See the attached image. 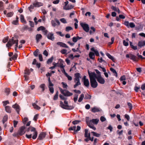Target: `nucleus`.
Instances as JSON below:
<instances>
[{
  "label": "nucleus",
  "instance_id": "8fccbe9b",
  "mask_svg": "<svg viewBox=\"0 0 145 145\" xmlns=\"http://www.w3.org/2000/svg\"><path fill=\"white\" fill-rule=\"evenodd\" d=\"M3 3L2 1H0V9L1 10L3 9Z\"/></svg>",
  "mask_w": 145,
  "mask_h": 145
},
{
  "label": "nucleus",
  "instance_id": "39448f33",
  "mask_svg": "<svg viewBox=\"0 0 145 145\" xmlns=\"http://www.w3.org/2000/svg\"><path fill=\"white\" fill-rule=\"evenodd\" d=\"M88 73L89 77L90 80H96L97 76L95 72H91L89 70H88Z\"/></svg>",
  "mask_w": 145,
  "mask_h": 145
},
{
  "label": "nucleus",
  "instance_id": "6e6552de",
  "mask_svg": "<svg viewBox=\"0 0 145 145\" xmlns=\"http://www.w3.org/2000/svg\"><path fill=\"white\" fill-rule=\"evenodd\" d=\"M77 127V129H76V126H74L73 127L69 128V130H74V134H76L78 131H80L81 129L80 127L79 126H78Z\"/></svg>",
  "mask_w": 145,
  "mask_h": 145
},
{
  "label": "nucleus",
  "instance_id": "58836bf2",
  "mask_svg": "<svg viewBox=\"0 0 145 145\" xmlns=\"http://www.w3.org/2000/svg\"><path fill=\"white\" fill-rule=\"evenodd\" d=\"M75 82L76 83V84L74 86V88H75L76 87L78 86L81 84L80 81H77L76 82Z\"/></svg>",
  "mask_w": 145,
  "mask_h": 145
},
{
  "label": "nucleus",
  "instance_id": "69168bd1",
  "mask_svg": "<svg viewBox=\"0 0 145 145\" xmlns=\"http://www.w3.org/2000/svg\"><path fill=\"white\" fill-rule=\"evenodd\" d=\"M43 54L46 56H47L48 55V52L46 50H45L43 52Z\"/></svg>",
  "mask_w": 145,
  "mask_h": 145
},
{
  "label": "nucleus",
  "instance_id": "ea45409f",
  "mask_svg": "<svg viewBox=\"0 0 145 145\" xmlns=\"http://www.w3.org/2000/svg\"><path fill=\"white\" fill-rule=\"evenodd\" d=\"M45 29V28L43 26H40L37 29V31H40V30H42L43 31Z\"/></svg>",
  "mask_w": 145,
  "mask_h": 145
},
{
  "label": "nucleus",
  "instance_id": "1a4fd4ad",
  "mask_svg": "<svg viewBox=\"0 0 145 145\" xmlns=\"http://www.w3.org/2000/svg\"><path fill=\"white\" fill-rule=\"evenodd\" d=\"M124 24L127 26L128 28L131 27L133 28L135 27V25L134 23L133 22H130L129 23L128 21H125Z\"/></svg>",
  "mask_w": 145,
  "mask_h": 145
},
{
  "label": "nucleus",
  "instance_id": "680f3d73",
  "mask_svg": "<svg viewBox=\"0 0 145 145\" xmlns=\"http://www.w3.org/2000/svg\"><path fill=\"white\" fill-rule=\"evenodd\" d=\"M123 45L125 46H127L129 45L128 43L127 42H126L125 40L123 41Z\"/></svg>",
  "mask_w": 145,
  "mask_h": 145
},
{
  "label": "nucleus",
  "instance_id": "052dcab7",
  "mask_svg": "<svg viewBox=\"0 0 145 145\" xmlns=\"http://www.w3.org/2000/svg\"><path fill=\"white\" fill-rule=\"evenodd\" d=\"M8 40V37H6L3 40V42L4 43H6Z\"/></svg>",
  "mask_w": 145,
  "mask_h": 145
},
{
  "label": "nucleus",
  "instance_id": "f257e3e1",
  "mask_svg": "<svg viewBox=\"0 0 145 145\" xmlns=\"http://www.w3.org/2000/svg\"><path fill=\"white\" fill-rule=\"evenodd\" d=\"M99 120L97 118L89 120L88 118L86 120V121L88 126L94 130L96 129L95 127L93 125V124H97L98 123Z\"/></svg>",
  "mask_w": 145,
  "mask_h": 145
},
{
  "label": "nucleus",
  "instance_id": "603ef678",
  "mask_svg": "<svg viewBox=\"0 0 145 145\" xmlns=\"http://www.w3.org/2000/svg\"><path fill=\"white\" fill-rule=\"evenodd\" d=\"M34 7H35L33 5H31L29 7L28 9L30 12H31L32 11V10L34 8Z\"/></svg>",
  "mask_w": 145,
  "mask_h": 145
},
{
  "label": "nucleus",
  "instance_id": "bb28decb",
  "mask_svg": "<svg viewBox=\"0 0 145 145\" xmlns=\"http://www.w3.org/2000/svg\"><path fill=\"white\" fill-rule=\"evenodd\" d=\"M110 71L113 72V74H114V75L116 77H117L118 75H117V73L116 71L113 68H110Z\"/></svg>",
  "mask_w": 145,
  "mask_h": 145
},
{
  "label": "nucleus",
  "instance_id": "2eb2a0df",
  "mask_svg": "<svg viewBox=\"0 0 145 145\" xmlns=\"http://www.w3.org/2000/svg\"><path fill=\"white\" fill-rule=\"evenodd\" d=\"M47 37L49 39L52 40H54V34L52 33L49 32L47 35Z\"/></svg>",
  "mask_w": 145,
  "mask_h": 145
},
{
  "label": "nucleus",
  "instance_id": "ddd939ff",
  "mask_svg": "<svg viewBox=\"0 0 145 145\" xmlns=\"http://www.w3.org/2000/svg\"><path fill=\"white\" fill-rule=\"evenodd\" d=\"M13 108H14L18 114H19L20 110V106L17 103L12 105V106Z\"/></svg>",
  "mask_w": 145,
  "mask_h": 145
},
{
  "label": "nucleus",
  "instance_id": "09e8293b",
  "mask_svg": "<svg viewBox=\"0 0 145 145\" xmlns=\"http://www.w3.org/2000/svg\"><path fill=\"white\" fill-rule=\"evenodd\" d=\"M72 29V28L70 26H67L65 28V31H69L70 30Z\"/></svg>",
  "mask_w": 145,
  "mask_h": 145
},
{
  "label": "nucleus",
  "instance_id": "4be33fe9",
  "mask_svg": "<svg viewBox=\"0 0 145 145\" xmlns=\"http://www.w3.org/2000/svg\"><path fill=\"white\" fill-rule=\"evenodd\" d=\"M46 135L45 133L44 132L41 133L39 135L38 139L40 140H42L45 138Z\"/></svg>",
  "mask_w": 145,
  "mask_h": 145
},
{
  "label": "nucleus",
  "instance_id": "c03bdc74",
  "mask_svg": "<svg viewBox=\"0 0 145 145\" xmlns=\"http://www.w3.org/2000/svg\"><path fill=\"white\" fill-rule=\"evenodd\" d=\"M91 133L93 134L94 136H95L97 137H99L100 136V134L94 132H92Z\"/></svg>",
  "mask_w": 145,
  "mask_h": 145
},
{
  "label": "nucleus",
  "instance_id": "aec40b11",
  "mask_svg": "<svg viewBox=\"0 0 145 145\" xmlns=\"http://www.w3.org/2000/svg\"><path fill=\"white\" fill-rule=\"evenodd\" d=\"M59 63H58L57 66L58 67H60L61 68L64 67V66L63 65L64 61L62 59H59Z\"/></svg>",
  "mask_w": 145,
  "mask_h": 145
},
{
  "label": "nucleus",
  "instance_id": "f3484780",
  "mask_svg": "<svg viewBox=\"0 0 145 145\" xmlns=\"http://www.w3.org/2000/svg\"><path fill=\"white\" fill-rule=\"evenodd\" d=\"M130 59L134 61H138V58L137 56L131 54H130Z\"/></svg>",
  "mask_w": 145,
  "mask_h": 145
},
{
  "label": "nucleus",
  "instance_id": "c9c22d12",
  "mask_svg": "<svg viewBox=\"0 0 145 145\" xmlns=\"http://www.w3.org/2000/svg\"><path fill=\"white\" fill-rule=\"evenodd\" d=\"M34 108L37 110H39L40 109V107L36 105V103H33L32 104Z\"/></svg>",
  "mask_w": 145,
  "mask_h": 145
},
{
  "label": "nucleus",
  "instance_id": "864d4df0",
  "mask_svg": "<svg viewBox=\"0 0 145 145\" xmlns=\"http://www.w3.org/2000/svg\"><path fill=\"white\" fill-rule=\"evenodd\" d=\"M67 52V50L65 49H63L62 50L60 51L61 53L63 54H66Z\"/></svg>",
  "mask_w": 145,
  "mask_h": 145
},
{
  "label": "nucleus",
  "instance_id": "6e6d98bb",
  "mask_svg": "<svg viewBox=\"0 0 145 145\" xmlns=\"http://www.w3.org/2000/svg\"><path fill=\"white\" fill-rule=\"evenodd\" d=\"M60 21L62 22L64 24H65L67 23L66 20L65 19V18H62L60 19Z\"/></svg>",
  "mask_w": 145,
  "mask_h": 145
},
{
  "label": "nucleus",
  "instance_id": "e433bc0d",
  "mask_svg": "<svg viewBox=\"0 0 145 145\" xmlns=\"http://www.w3.org/2000/svg\"><path fill=\"white\" fill-rule=\"evenodd\" d=\"M143 28V26L141 25H140L136 27V29L137 30H139L140 29H142Z\"/></svg>",
  "mask_w": 145,
  "mask_h": 145
},
{
  "label": "nucleus",
  "instance_id": "37998d69",
  "mask_svg": "<svg viewBox=\"0 0 145 145\" xmlns=\"http://www.w3.org/2000/svg\"><path fill=\"white\" fill-rule=\"evenodd\" d=\"M88 129H85V133L84 136H85V137H89L88 134H89V133H88Z\"/></svg>",
  "mask_w": 145,
  "mask_h": 145
},
{
  "label": "nucleus",
  "instance_id": "4468645a",
  "mask_svg": "<svg viewBox=\"0 0 145 145\" xmlns=\"http://www.w3.org/2000/svg\"><path fill=\"white\" fill-rule=\"evenodd\" d=\"M25 127L24 126H22L20 128V130L18 131V134L21 135L24 134L25 132Z\"/></svg>",
  "mask_w": 145,
  "mask_h": 145
},
{
  "label": "nucleus",
  "instance_id": "4d7b16f0",
  "mask_svg": "<svg viewBox=\"0 0 145 145\" xmlns=\"http://www.w3.org/2000/svg\"><path fill=\"white\" fill-rule=\"evenodd\" d=\"M59 97L62 100H66L67 99V98L64 97L62 95L60 94L59 95Z\"/></svg>",
  "mask_w": 145,
  "mask_h": 145
},
{
  "label": "nucleus",
  "instance_id": "2f4dec72",
  "mask_svg": "<svg viewBox=\"0 0 145 145\" xmlns=\"http://www.w3.org/2000/svg\"><path fill=\"white\" fill-rule=\"evenodd\" d=\"M5 92L6 93L7 95H8L10 92V89L9 88H7L5 89Z\"/></svg>",
  "mask_w": 145,
  "mask_h": 145
},
{
  "label": "nucleus",
  "instance_id": "9d476101",
  "mask_svg": "<svg viewBox=\"0 0 145 145\" xmlns=\"http://www.w3.org/2000/svg\"><path fill=\"white\" fill-rule=\"evenodd\" d=\"M96 79L97 81L101 84H103L105 82V80L104 79L101 75L97 76Z\"/></svg>",
  "mask_w": 145,
  "mask_h": 145
},
{
  "label": "nucleus",
  "instance_id": "20e7f679",
  "mask_svg": "<svg viewBox=\"0 0 145 145\" xmlns=\"http://www.w3.org/2000/svg\"><path fill=\"white\" fill-rule=\"evenodd\" d=\"M59 89L61 93L65 96L69 97L72 95L73 94L72 93L70 92L68 90L63 89L61 88H59Z\"/></svg>",
  "mask_w": 145,
  "mask_h": 145
},
{
  "label": "nucleus",
  "instance_id": "774afa93",
  "mask_svg": "<svg viewBox=\"0 0 145 145\" xmlns=\"http://www.w3.org/2000/svg\"><path fill=\"white\" fill-rule=\"evenodd\" d=\"M72 41L74 42H77L78 41V40L76 37H73L72 39Z\"/></svg>",
  "mask_w": 145,
  "mask_h": 145
},
{
  "label": "nucleus",
  "instance_id": "473e14b6",
  "mask_svg": "<svg viewBox=\"0 0 145 145\" xmlns=\"http://www.w3.org/2000/svg\"><path fill=\"white\" fill-rule=\"evenodd\" d=\"M140 86H135L134 88V89L135 91L136 92H138V91H139L140 92H141V91L140 90Z\"/></svg>",
  "mask_w": 145,
  "mask_h": 145
},
{
  "label": "nucleus",
  "instance_id": "de8ad7c7",
  "mask_svg": "<svg viewBox=\"0 0 145 145\" xmlns=\"http://www.w3.org/2000/svg\"><path fill=\"white\" fill-rule=\"evenodd\" d=\"M61 84L62 85L63 87L64 88H67L68 86L65 83L62 82Z\"/></svg>",
  "mask_w": 145,
  "mask_h": 145
},
{
  "label": "nucleus",
  "instance_id": "f8f14e48",
  "mask_svg": "<svg viewBox=\"0 0 145 145\" xmlns=\"http://www.w3.org/2000/svg\"><path fill=\"white\" fill-rule=\"evenodd\" d=\"M86 76H84L83 77L84 79V84L86 87H88L89 86V83L88 79L86 78Z\"/></svg>",
  "mask_w": 145,
  "mask_h": 145
},
{
  "label": "nucleus",
  "instance_id": "c85d7f7f",
  "mask_svg": "<svg viewBox=\"0 0 145 145\" xmlns=\"http://www.w3.org/2000/svg\"><path fill=\"white\" fill-rule=\"evenodd\" d=\"M89 56L90 59H94L95 58L94 54L92 52H90L89 54Z\"/></svg>",
  "mask_w": 145,
  "mask_h": 145
},
{
  "label": "nucleus",
  "instance_id": "c756f323",
  "mask_svg": "<svg viewBox=\"0 0 145 145\" xmlns=\"http://www.w3.org/2000/svg\"><path fill=\"white\" fill-rule=\"evenodd\" d=\"M20 18L21 21L22 22L25 23L26 22V21L24 19V16L23 15H22V14L20 15Z\"/></svg>",
  "mask_w": 145,
  "mask_h": 145
},
{
  "label": "nucleus",
  "instance_id": "7ed1b4c3",
  "mask_svg": "<svg viewBox=\"0 0 145 145\" xmlns=\"http://www.w3.org/2000/svg\"><path fill=\"white\" fill-rule=\"evenodd\" d=\"M30 131L31 132H33L32 138L33 139H35L37 137L38 134L35 128L32 127H30L27 129L26 131L27 132H29Z\"/></svg>",
  "mask_w": 145,
  "mask_h": 145
},
{
  "label": "nucleus",
  "instance_id": "cd10ccee",
  "mask_svg": "<svg viewBox=\"0 0 145 145\" xmlns=\"http://www.w3.org/2000/svg\"><path fill=\"white\" fill-rule=\"evenodd\" d=\"M106 55L110 59L112 60L113 62H115V60L114 59V57L111 55H110L109 53H106Z\"/></svg>",
  "mask_w": 145,
  "mask_h": 145
},
{
  "label": "nucleus",
  "instance_id": "f704fd0d",
  "mask_svg": "<svg viewBox=\"0 0 145 145\" xmlns=\"http://www.w3.org/2000/svg\"><path fill=\"white\" fill-rule=\"evenodd\" d=\"M84 97V95L83 94H81L80 96V97L79 98L78 101L79 102H81L83 100Z\"/></svg>",
  "mask_w": 145,
  "mask_h": 145
},
{
  "label": "nucleus",
  "instance_id": "5fc2aeb1",
  "mask_svg": "<svg viewBox=\"0 0 145 145\" xmlns=\"http://www.w3.org/2000/svg\"><path fill=\"white\" fill-rule=\"evenodd\" d=\"M51 23L52 25V26L54 27H55L56 25V24L55 21L54 20H52L51 21Z\"/></svg>",
  "mask_w": 145,
  "mask_h": 145
},
{
  "label": "nucleus",
  "instance_id": "bf43d9fd",
  "mask_svg": "<svg viewBox=\"0 0 145 145\" xmlns=\"http://www.w3.org/2000/svg\"><path fill=\"white\" fill-rule=\"evenodd\" d=\"M98 60L99 61L100 63H102V62H104V63L106 62V61L103 59L102 57H101L100 58H99Z\"/></svg>",
  "mask_w": 145,
  "mask_h": 145
},
{
  "label": "nucleus",
  "instance_id": "393cba45",
  "mask_svg": "<svg viewBox=\"0 0 145 145\" xmlns=\"http://www.w3.org/2000/svg\"><path fill=\"white\" fill-rule=\"evenodd\" d=\"M74 6L72 5L69 4L64 9L65 10H69L72 9Z\"/></svg>",
  "mask_w": 145,
  "mask_h": 145
},
{
  "label": "nucleus",
  "instance_id": "49530a36",
  "mask_svg": "<svg viewBox=\"0 0 145 145\" xmlns=\"http://www.w3.org/2000/svg\"><path fill=\"white\" fill-rule=\"evenodd\" d=\"M73 100L74 103H76L78 100V95L77 94H75Z\"/></svg>",
  "mask_w": 145,
  "mask_h": 145
},
{
  "label": "nucleus",
  "instance_id": "7c9ffc66",
  "mask_svg": "<svg viewBox=\"0 0 145 145\" xmlns=\"http://www.w3.org/2000/svg\"><path fill=\"white\" fill-rule=\"evenodd\" d=\"M54 59V57L52 56L47 61V63L48 64H49L52 63Z\"/></svg>",
  "mask_w": 145,
  "mask_h": 145
},
{
  "label": "nucleus",
  "instance_id": "9b49d317",
  "mask_svg": "<svg viewBox=\"0 0 145 145\" xmlns=\"http://www.w3.org/2000/svg\"><path fill=\"white\" fill-rule=\"evenodd\" d=\"M90 85L93 88H96L98 86V83L96 80H90Z\"/></svg>",
  "mask_w": 145,
  "mask_h": 145
},
{
  "label": "nucleus",
  "instance_id": "0e129e2a",
  "mask_svg": "<svg viewBox=\"0 0 145 145\" xmlns=\"http://www.w3.org/2000/svg\"><path fill=\"white\" fill-rule=\"evenodd\" d=\"M127 103L129 107L130 108V110H131L132 108V104L129 102H128Z\"/></svg>",
  "mask_w": 145,
  "mask_h": 145
},
{
  "label": "nucleus",
  "instance_id": "5701e85b",
  "mask_svg": "<svg viewBox=\"0 0 145 145\" xmlns=\"http://www.w3.org/2000/svg\"><path fill=\"white\" fill-rule=\"evenodd\" d=\"M138 46L141 47L145 45V40L140 41L138 42Z\"/></svg>",
  "mask_w": 145,
  "mask_h": 145
},
{
  "label": "nucleus",
  "instance_id": "f03ea898",
  "mask_svg": "<svg viewBox=\"0 0 145 145\" xmlns=\"http://www.w3.org/2000/svg\"><path fill=\"white\" fill-rule=\"evenodd\" d=\"M64 103L65 104H64L62 101H60V106L64 109L70 110L74 108L73 106H69L68 105V102L66 100H65Z\"/></svg>",
  "mask_w": 145,
  "mask_h": 145
},
{
  "label": "nucleus",
  "instance_id": "0eeeda50",
  "mask_svg": "<svg viewBox=\"0 0 145 145\" xmlns=\"http://www.w3.org/2000/svg\"><path fill=\"white\" fill-rule=\"evenodd\" d=\"M80 25L85 31L87 32L89 31V28L88 24L83 23H81Z\"/></svg>",
  "mask_w": 145,
  "mask_h": 145
},
{
  "label": "nucleus",
  "instance_id": "a878e982",
  "mask_svg": "<svg viewBox=\"0 0 145 145\" xmlns=\"http://www.w3.org/2000/svg\"><path fill=\"white\" fill-rule=\"evenodd\" d=\"M101 111V109L97 107H94L91 110V111L93 112H100Z\"/></svg>",
  "mask_w": 145,
  "mask_h": 145
},
{
  "label": "nucleus",
  "instance_id": "6ab92c4d",
  "mask_svg": "<svg viewBox=\"0 0 145 145\" xmlns=\"http://www.w3.org/2000/svg\"><path fill=\"white\" fill-rule=\"evenodd\" d=\"M42 38V36L40 34H37L36 36L35 39L37 43H38Z\"/></svg>",
  "mask_w": 145,
  "mask_h": 145
},
{
  "label": "nucleus",
  "instance_id": "338daca9",
  "mask_svg": "<svg viewBox=\"0 0 145 145\" xmlns=\"http://www.w3.org/2000/svg\"><path fill=\"white\" fill-rule=\"evenodd\" d=\"M126 78H125V75H123L122 76H121L120 78V80L121 81L124 80H125Z\"/></svg>",
  "mask_w": 145,
  "mask_h": 145
},
{
  "label": "nucleus",
  "instance_id": "423d86ee",
  "mask_svg": "<svg viewBox=\"0 0 145 145\" xmlns=\"http://www.w3.org/2000/svg\"><path fill=\"white\" fill-rule=\"evenodd\" d=\"M16 40H15L14 37H12L11 39H10L9 41L6 44V46L7 47H10L12 45L14 44H16Z\"/></svg>",
  "mask_w": 145,
  "mask_h": 145
},
{
  "label": "nucleus",
  "instance_id": "79ce46f5",
  "mask_svg": "<svg viewBox=\"0 0 145 145\" xmlns=\"http://www.w3.org/2000/svg\"><path fill=\"white\" fill-rule=\"evenodd\" d=\"M55 72V71H52L50 73L48 72L46 74V76L47 77H48V76H52V73H54Z\"/></svg>",
  "mask_w": 145,
  "mask_h": 145
},
{
  "label": "nucleus",
  "instance_id": "b1692460",
  "mask_svg": "<svg viewBox=\"0 0 145 145\" xmlns=\"http://www.w3.org/2000/svg\"><path fill=\"white\" fill-rule=\"evenodd\" d=\"M5 111L7 112L10 113L11 112V108L9 106H6L5 107Z\"/></svg>",
  "mask_w": 145,
  "mask_h": 145
},
{
  "label": "nucleus",
  "instance_id": "4c0bfd02",
  "mask_svg": "<svg viewBox=\"0 0 145 145\" xmlns=\"http://www.w3.org/2000/svg\"><path fill=\"white\" fill-rule=\"evenodd\" d=\"M14 12H11L7 13V17H11L14 14Z\"/></svg>",
  "mask_w": 145,
  "mask_h": 145
},
{
  "label": "nucleus",
  "instance_id": "a211bd4d",
  "mask_svg": "<svg viewBox=\"0 0 145 145\" xmlns=\"http://www.w3.org/2000/svg\"><path fill=\"white\" fill-rule=\"evenodd\" d=\"M33 4L35 7H39L43 6V5L42 3L40 2H38L36 1H35L33 3Z\"/></svg>",
  "mask_w": 145,
  "mask_h": 145
},
{
  "label": "nucleus",
  "instance_id": "412c9836",
  "mask_svg": "<svg viewBox=\"0 0 145 145\" xmlns=\"http://www.w3.org/2000/svg\"><path fill=\"white\" fill-rule=\"evenodd\" d=\"M57 45H59L60 46L63 47L68 48L69 47L65 44L61 42H57Z\"/></svg>",
  "mask_w": 145,
  "mask_h": 145
},
{
  "label": "nucleus",
  "instance_id": "13d9d810",
  "mask_svg": "<svg viewBox=\"0 0 145 145\" xmlns=\"http://www.w3.org/2000/svg\"><path fill=\"white\" fill-rule=\"evenodd\" d=\"M65 76L69 80L71 81L72 80V77L71 76L68 75L67 74H66Z\"/></svg>",
  "mask_w": 145,
  "mask_h": 145
},
{
  "label": "nucleus",
  "instance_id": "dca6fc26",
  "mask_svg": "<svg viewBox=\"0 0 145 145\" xmlns=\"http://www.w3.org/2000/svg\"><path fill=\"white\" fill-rule=\"evenodd\" d=\"M75 78L74 82H76L77 81H80V78H81L80 74L79 73H77L74 74Z\"/></svg>",
  "mask_w": 145,
  "mask_h": 145
},
{
  "label": "nucleus",
  "instance_id": "72a5a7b5",
  "mask_svg": "<svg viewBox=\"0 0 145 145\" xmlns=\"http://www.w3.org/2000/svg\"><path fill=\"white\" fill-rule=\"evenodd\" d=\"M91 96L88 94V93H86L85 95L84 99H91Z\"/></svg>",
  "mask_w": 145,
  "mask_h": 145
},
{
  "label": "nucleus",
  "instance_id": "a18cd8bd",
  "mask_svg": "<svg viewBox=\"0 0 145 145\" xmlns=\"http://www.w3.org/2000/svg\"><path fill=\"white\" fill-rule=\"evenodd\" d=\"M40 87L42 89V91L43 92L45 89V84H41L40 86Z\"/></svg>",
  "mask_w": 145,
  "mask_h": 145
},
{
  "label": "nucleus",
  "instance_id": "e2e57ef3",
  "mask_svg": "<svg viewBox=\"0 0 145 145\" xmlns=\"http://www.w3.org/2000/svg\"><path fill=\"white\" fill-rule=\"evenodd\" d=\"M49 90L51 93H53L54 92V89L53 87H49Z\"/></svg>",
  "mask_w": 145,
  "mask_h": 145
},
{
  "label": "nucleus",
  "instance_id": "3c124183",
  "mask_svg": "<svg viewBox=\"0 0 145 145\" xmlns=\"http://www.w3.org/2000/svg\"><path fill=\"white\" fill-rule=\"evenodd\" d=\"M24 73L25 74L29 75L30 74V72L29 69H25L24 71Z\"/></svg>",
  "mask_w": 145,
  "mask_h": 145
},
{
  "label": "nucleus",
  "instance_id": "a19ab883",
  "mask_svg": "<svg viewBox=\"0 0 145 145\" xmlns=\"http://www.w3.org/2000/svg\"><path fill=\"white\" fill-rule=\"evenodd\" d=\"M39 50L38 49H36V50L33 52V55L35 57H37L38 56V54L39 52Z\"/></svg>",
  "mask_w": 145,
  "mask_h": 145
}]
</instances>
